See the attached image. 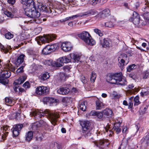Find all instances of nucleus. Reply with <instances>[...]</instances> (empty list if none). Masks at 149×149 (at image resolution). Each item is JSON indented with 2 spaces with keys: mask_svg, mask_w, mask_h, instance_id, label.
<instances>
[{
  "mask_svg": "<svg viewBox=\"0 0 149 149\" xmlns=\"http://www.w3.org/2000/svg\"><path fill=\"white\" fill-rule=\"evenodd\" d=\"M24 125V124L19 123L14 125L11 129L13 137H16L19 134Z\"/></svg>",
  "mask_w": 149,
  "mask_h": 149,
  "instance_id": "nucleus-10",
  "label": "nucleus"
},
{
  "mask_svg": "<svg viewBox=\"0 0 149 149\" xmlns=\"http://www.w3.org/2000/svg\"><path fill=\"white\" fill-rule=\"evenodd\" d=\"M19 112H16L15 113V118L16 120H18V118L20 117V115L21 113V112L20 111H19Z\"/></svg>",
  "mask_w": 149,
  "mask_h": 149,
  "instance_id": "nucleus-63",
  "label": "nucleus"
},
{
  "mask_svg": "<svg viewBox=\"0 0 149 149\" xmlns=\"http://www.w3.org/2000/svg\"><path fill=\"white\" fill-rule=\"evenodd\" d=\"M48 46L49 47V49L51 53L53 52L58 49L59 47L58 44V43H55L52 45H48Z\"/></svg>",
  "mask_w": 149,
  "mask_h": 149,
  "instance_id": "nucleus-25",
  "label": "nucleus"
},
{
  "mask_svg": "<svg viewBox=\"0 0 149 149\" xmlns=\"http://www.w3.org/2000/svg\"><path fill=\"white\" fill-rule=\"evenodd\" d=\"M22 4L26 6L27 8L30 6L31 8L33 7V5L35 4V3L33 0H21Z\"/></svg>",
  "mask_w": 149,
  "mask_h": 149,
  "instance_id": "nucleus-18",
  "label": "nucleus"
},
{
  "mask_svg": "<svg viewBox=\"0 0 149 149\" xmlns=\"http://www.w3.org/2000/svg\"><path fill=\"white\" fill-rule=\"evenodd\" d=\"M127 83V82L126 80V79L125 78H122L120 81L117 82V84H118L122 86H125L126 85Z\"/></svg>",
  "mask_w": 149,
  "mask_h": 149,
  "instance_id": "nucleus-41",
  "label": "nucleus"
},
{
  "mask_svg": "<svg viewBox=\"0 0 149 149\" xmlns=\"http://www.w3.org/2000/svg\"><path fill=\"white\" fill-rule=\"evenodd\" d=\"M70 91L69 88L66 87H63L58 89L57 91V92L60 94L65 95L68 94Z\"/></svg>",
  "mask_w": 149,
  "mask_h": 149,
  "instance_id": "nucleus-19",
  "label": "nucleus"
},
{
  "mask_svg": "<svg viewBox=\"0 0 149 149\" xmlns=\"http://www.w3.org/2000/svg\"><path fill=\"white\" fill-rule=\"evenodd\" d=\"M140 17L139 18H137L133 20H130L131 22H132L135 25H137L139 24L140 22Z\"/></svg>",
  "mask_w": 149,
  "mask_h": 149,
  "instance_id": "nucleus-43",
  "label": "nucleus"
},
{
  "mask_svg": "<svg viewBox=\"0 0 149 149\" xmlns=\"http://www.w3.org/2000/svg\"><path fill=\"white\" fill-rule=\"evenodd\" d=\"M104 115L108 118H111L113 115L112 110L109 108H106L102 111Z\"/></svg>",
  "mask_w": 149,
  "mask_h": 149,
  "instance_id": "nucleus-21",
  "label": "nucleus"
},
{
  "mask_svg": "<svg viewBox=\"0 0 149 149\" xmlns=\"http://www.w3.org/2000/svg\"><path fill=\"white\" fill-rule=\"evenodd\" d=\"M49 77L48 73L46 72L42 74L40 77V79L42 80L45 81L48 79Z\"/></svg>",
  "mask_w": 149,
  "mask_h": 149,
  "instance_id": "nucleus-35",
  "label": "nucleus"
},
{
  "mask_svg": "<svg viewBox=\"0 0 149 149\" xmlns=\"http://www.w3.org/2000/svg\"><path fill=\"white\" fill-rule=\"evenodd\" d=\"M94 32L97 34L99 36L101 37L103 35V34L102 33L101 30L97 29H94Z\"/></svg>",
  "mask_w": 149,
  "mask_h": 149,
  "instance_id": "nucleus-53",
  "label": "nucleus"
},
{
  "mask_svg": "<svg viewBox=\"0 0 149 149\" xmlns=\"http://www.w3.org/2000/svg\"><path fill=\"white\" fill-rule=\"evenodd\" d=\"M42 127L38 121L34 123L32 126V128L34 130H36L37 132L39 133V131L38 130H40V128Z\"/></svg>",
  "mask_w": 149,
  "mask_h": 149,
  "instance_id": "nucleus-33",
  "label": "nucleus"
},
{
  "mask_svg": "<svg viewBox=\"0 0 149 149\" xmlns=\"http://www.w3.org/2000/svg\"><path fill=\"white\" fill-rule=\"evenodd\" d=\"M79 17H82L81 14H78L75 15H72L71 16L69 17L70 19V20H72L75 19L76 18Z\"/></svg>",
  "mask_w": 149,
  "mask_h": 149,
  "instance_id": "nucleus-56",
  "label": "nucleus"
},
{
  "mask_svg": "<svg viewBox=\"0 0 149 149\" xmlns=\"http://www.w3.org/2000/svg\"><path fill=\"white\" fill-rule=\"evenodd\" d=\"M5 14L7 15V16L9 17H12L13 16V15L12 14V13L8 11H6L5 12Z\"/></svg>",
  "mask_w": 149,
  "mask_h": 149,
  "instance_id": "nucleus-62",
  "label": "nucleus"
},
{
  "mask_svg": "<svg viewBox=\"0 0 149 149\" xmlns=\"http://www.w3.org/2000/svg\"><path fill=\"white\" fill-rule=\"evenodd\" d=\"M115 25L113 21H110L104 23V26L106 27L109 28L113 27Z\"/></svg>",
  "mask_w": 149,
  "mask_h": 149,
  "instance_id": "nucleus-37",
  "label": "nucleus"
},
{
  "mask_svg": "<svg viewBox=\"0 0 149 149\" xmlns=\"http://www.w3.org/2000/svg\"><path fill=\"white\" fill-rule=\"evenodd\" d=\"M49 89L43 86L37 87L36 89V93L40 95H46L49 94Z\"/></svg>",
  "mask_w": 149,
  "mask_h": 149,
  "instance_id": "nucleus-9",
  "label": "nucleus"
},
{
  "mask_svg": "<svg viewBox=\"0 0 149 149\" xmlns=\"http://www.w3.org/2000/svg\"><path fill=\"white\" fill-rule=\"evenodd\" d=\"M127 140H126L125 141L124 140H123L122 141L121 143L118 148V149H121V147L122 146H123V148H125L127 144Z\"/></svg>",
  "mask_w": 149,
  "mask_h": 149,
  "instance_id": "nucleus-40",
  "label": "nucleus"
},
{
  "mask_svg": "<svg viewBox=\"0 0 149 149\" xmlns=\"http://www.w3.org/2000/svg\"><path fill=\"white\" fill-rule=\"evenodd\" d=\"M148 105H147L145 104L142 105L140 108L139 113L141 114H143L147 113Z\"/></svg>",
  "mask_w": 149,
  "mask_h": 149,
  "instance_id": "nucleus-29",
  "label": "nucleus"
},
{
  "mask_svg": "<svg viewBox=\"0 0 149 149\" xmlns=\"http://www.w3.org/2000/svg\"><path fill=\"white\" fill-rule=\"evenodd\" d=\"M32 115L35 118L38 119L39 118H40L44 117L45 116H48L51 123L54 126H55L56 124L57 119L60 117L58 113L51 112L48 111H36L32 112Z\"/></svg>",
  "mask_w": 149,
  "mask_h": 149,
  "instance_id": "nucleus-1",
  "label": "nucleus"
},
{
  "mask_svg": "<svg viewBox=\"0 0 149 149\" xmlns=\"http://www.w3.org/2000/svg\"><path fill=\"white\" fill-rule=\"evenodd\" d=\"M96 77V73L94 71H92L91 72V76L90 79L91 82L93 83L94 82Z\"/></svg>",
  "mask_w": 149,
  "mask_h": 149,
  "instance_id": "nucleus-44",
  "label": "nucleus"
},
{
  "mask_svg": "<svg viewBox=\"0 0 149 149\" xmlns=\"http://www.w3.org/2000/svg\"><path fill=\"white\" fill-rule=\"evenodd\" d=\"M72 68L71 65H66L63 67V69L65 71H69Z\"/></svg>",
  "mask_w": 149,
  "mask_h": 149,
  "instance_id": "nucleus-55",
  "label": "nucleus"
},
{
  "mask_svg": "<svg viewBox=\"0 0 149 149\" xmlns=\"http://www.w3.org/2000/svg\"><path fill=\"white\" fill-rule=\"evenodd\" d=\"M50 99L49 97H46L43 99V102L45 104H49V100Z\"/></svg>",
  "mask_w": 149,
  "mask_h": 149,
  "instance_id": "nucleus-59",
  "label": "nucleus"
},
{
  "mask_svg": "<svg viewBox=\"0 0 149 149\" xmlns=\"http://www.w3.org/2000/svg\"><path fill=\"white\" fill-rule=\"evenodd\" d=\"M69 55L70 58L73 60V61L74 62L79 61L80 58L78 55L74 53H71Z\"/></svg>",
  "mask_w": 149,
  "mask_h": 149,
  "instance_id": "nucleus-30",
  "label": "nucleus"
},
{
  "mask_svg": "<svg viewBox=\"0 0 149 149\" xmlns=\"http://www.w3.org/2000/svg\"><path fill=\"white\" fill-rule=\"evenodd\" d=\"M140 6V3L139 1L135 2L134 4V8L137 9Z\"/></svg>",
  "mask_w": 149,
  "mask_h": 149,
  "instance_id": "nucleus-61",
  "label": "nucleus"
},
{
  "mask_svg": "<svg viewBox=\"0 0 149 149\" xmlns=\"http://www.w3.org/2000/svg\"><path fill=\"white\" fill-rule=\"evenodd\" d=\"M134 106H137L141 103L139 101V97L138 96H136L134 98Z\"/></svg>",
  "mask_w": 149,
  "mask_h": 149,
  "instance_id": "nucleus-46",
  "label": "nucleus"
},
{
  "mask_svg": "<svg viewBox=\"0 0 149 149\" xmlns=\"http://www.w3.org/2000/svg\"><path fill=\"white\" fill-rule=\"evenodd\" d=\"M22 83H23L21 79L19 77L18 79L15 81L13 84L15 86H17L20 85Z\"/></svg>",
  "mask_w": 149,
  "mask_h": 149,
  "instance_id": "nucleus-47",
  "label": "nucleus"
},
{
  "mask_svg": "<svg viewBox=\"0 0 149 149\" xmlns=\"http://www.w3.org/2000/svg\"><path fill=\"white\" fill-rule=\"evenodd\" d=\"M136 65L135 64H132L127 68V71L128 72H130L132 70L135 69L136 68Z\"/></svg>",
  "mask_w": 149,
  "mask_h": 149,
  "instance_id": "nucleus-38",
  "label": "nucleus"
},
{
  "mask_svg": "<svg viewBox=\"0 0 149 149\" xmlns=\"http://www.w3.org/2000/svg\"><path fill=\"white\" fill-rule=\"evenodd\" d=\"M70 62V59L68 58L66 56H63L58 59L57 62L55 63V65L58 67L63 66L64 63H67Z\"/></svg>",
  "mask_w": 149,
  "mask_h": 149,
  "instance_id": "nucleus-11",
  "label": "nucleus"
},
{
  "mask_svg": "<svg viewBox=\"0 0 149 149\" xmlns=\"http://www.w3.org/2000/svg\"><path fill=\"white\" fill-rule=\"evenodd\" d=\"M128 58L126 54H122L120 56L118 57V61L120 59V61L119 62V65L121 69L124 68L125 65V60H127Z\"/></svg>",
  "mask_w": 149,
  "mask_h": 149,
  "instance_id": "nucleus-15",
  "label": "nucleus"
},
{
  "mask_svg": "<svg viewBox=\"0 0 149 149\" xmlns=\"http://www.w3.org/2000/svg\"><path fill=\"white\" fill-rule=\"evenodd\" d=\"M79 124L81 127V131L83 135L85 136H90L91 134V132L93 127L91 122L88 120L80 121Z\"/></svg>",
  "mask_w": 149,
  "mask_h": 149,
  "instance_id": "nucleus-2",
  "label": "nucleus"
},
{
  "mask_svg": "<svg viewBox=\"0 0 149 149\" xmlns=\"http://www.w3.org/2000/svg\"><path fill=\"white\" fill-rule=\"evenodd\" d=\"M71 98L70 97H64L62 100V102L64 103H68L70 102Z\"/></svg>",
  "mask_w": 149,
  "mask_h": 149,
  "instance_id": "nucleus-49",
  "label": "nucleus"
},
{
  "mask_svg": "<svg viewBox=\"0 0 149 149\" xmlns=\"http://www.w3.org/2000/svg\"><path fill=\"white\" fill-rule=\"evenodd\" d=\"M43 63L46 65L50 66L51 64V63L50 60H47L44 61Z\"/></svg>",
  "mask_w": 149,
  "mask_h": 149,
  "instance_id": "nucleus-64",
  "label": "nucleus"
},
{
  "mask_svg": "<svg viewBox=\"0 0 149 149\" xmlns=\"http://www.w3.org/2000/svg\"><path fill=\"white\" fill-rule=\"evenodd\" d=\"M141 143H144L145 144L148 145L149 144V133L141 140Z\"/></svg>",
  "mask_w": 149,
  "mask_h": 149,
  "instance_id": "nucleus-34",
  "label": "nucleus"
},
{
  "mask_svg": "<svg viewBox=\"0 0 149 149\" xmlns=\"http://www.w3.org/2000/svg\"><path fill=\"white\" fill-rule=\"evenodd\" d=\"M140 16L139 14L136 12L134 11L132 14V15L129 19V20H131L137 18H139Z\"/></svg>",
  "mask_w": 149,
  "mask_h": 149,
  "instance_id": "nucleus-39",
  "label": "nucleus"
},
{
  "mask_svg": "<svg viewBox=\"0 0 149 149\" xmlns=\"http://www.w3.org/2000/svg\"><path fill=\"white\" fill-rule=\"evenodd\" d=\"M49 47L48 45H46L42 50V53L43 54L47 55L50 54L51 51L49 49Z\"/></svg>",
  "mask_w": 149,
  "mask_h": 149,
  "instance_id": "nucleus-36",
  "label": "nucleus"
},
{
  "mask_svg": "<svg viewBox=\"0 0 149 149\" xmlns=\"http://www.w3.org/2000/svg\"><path fill=\"white\" fill-rule=\"evenodd\" d=\"M79 108L81 110L85 111L86 110V106L85 105V102H82L79 105Z\"/></svg>",
  "mask_w": 149,
  "mask_h": 149,
  "instance_id": "nucleus-45",
  "label": "nucleus"
},
{
  "mask_svg": "<svg viewBox=\"0 0 149 149\" xmlns=\"http://www.w3.org/2000/svg\"><path fill=\"white\" fill-rule=\"evenodd\" d=\"M143 79H145L147 78L149 76V70H148L146 71H144L143 73Z\"/></svg>",
  "mask_w": 149,
  "mask_h": 149,
  "instance_id": "nucleus-50",
  "label": "nucleus"
},
{
  "mask_svg": "<svg viewBox=\"0 0 149 149\" xmlns=\"http://www.w3.org/2000/svg\"><path fill=\"white\" fill-rule=\"evenodd\" d=\"M40 9L43 11H45L49 13H51L52 11L50 7L46 6L41 5Z\"/></svg>",
  "mask_w": 149,
  "mask_h": 149,
  "instance_id": "nucleus-28",
  "label": "nucleus"
},
{
  "mask_svg": "<svg viewBox=\"0 0 149 149\" xmlns=\"http://www.w3.org/2000/svg\"><path fill=\"white\" fill-rule=\"evenodd\" d=\"M149 93V87H147L146 88L143 89L140 93L141 95L143 97L148 95Z\"/></svg>",
  "mask_w": 149,
  "mask_h": 149,
  "instance_id": "nucleus-32",
  "label": "nucleus"
},
{
  "mask_svg": "<svg viewBox=\"0 0 149 149\" xmlns=\"http://www.w3.org/2000/svg\"><path fill=\"white\" fill-rule=\"evenodd\" d=\"M11 74L10 71L6 70L3 72L2 74L0 75V83L4 85L8 84L9 81L8 79L10 77Z\"/></svg>",
  "mask_w": 149,
  "mask_h": 149,
  "instance_id": "nucleus-7",
  "label": "nucleus"
},
{
  "mask_svg": "<svg viewBox=\"0 0 149 149\" xmlns=\"http://www.w3.org/2000/svg\"><path fill=\"white\" fill-rule=\"evenodd\" d=\"M111 15L110 10L109 8H106L102 10L101 13V16L103 18L108 17Z\"/></svg>",
  "mask_w": 149,
  "mask_h": 149,
  "instance_id": "nucleus-23",
  "label": "nucleus"
},
{
  "mask_svg": "<svg viewBox=\"0 0 149 149\" xmlns=\"http://www.w3.org/2000/svg\"><path fill=\"white\" fill-rule=\"evenodd\" d=\"M61 49L65 52L70 51L72 48L70 42H66L62 43L61 45Z\"/></svg>",
  "mask_w": 149,
  "mask_h": 149,
  "instance_id": "nucleus-14",
  "label": "nucleus"
},
{
  "mask_svg": "<svg viewBox=\"0 0 149 149\" xmlns=\"http://www.w3.org/2000/svg\"><path fill=\"white\" fill-rule=\"evenodd\" d=\"M101 1V0H92L91 1V3L92 5L94 6L100 2Z\"/></svg>",
  "mask_w": 149,
  "mask_h": 149,
  "instance_id": "nucleus-60",
  "label": "nucleus"
},
{
  "mask_svg": "<svg viewBox=\"0 0 149 149\" xmlns=\"http://www.w3.org/2000/svg\"><path fill=\"white\" fill-rule=\"evenodd\" d=\"M144 3V5L142 8V11L144 12L142 16L145 19L149 22V3L148 0H146Z\"/></svg>",
  "mask_w": 149,
  "mask_h": 149,
  "instance_id": "nucleus-8",
  "label": "nucleus"
},
{
  "mask_svg": "<svg viewBox=\"0 0 149 149\" xmlns=\"http://www.w3.org/2000/svg\"><path fill=\"white\" fill-rule=\"evenodd\" d=\"M90 115L92 116H96L98 118L100 119L102 118L104 114L102 112L93 111L90 113Z\"/></svg>",
  "mask_w": 149,
  "mask_h": 149,
  "instance_id": "nucleus-26",
  "label": "nucleus"
},
{
  "mask_svg": "<svg viewBox=\"0 0 149 149\" xmlns=\"http://www.w3.org/2000/svg\"><path fill=\"white\" fill-rule=\"evenodd\" d=\"M129 77L134 80H136L137 78L134 73H131L129 74Z\"/></svg>",
  "mask_w": 149,
  "mask_h": 149,
  "instance_id": "nucleus-58",
  "label": "nucleus"
},
{
  "mask_svg": "<svg viewBox=\"0 0 149 149\" xmlns=\"http://www.w3.org/2000/svg\"><path fill=\"white\" fill-rule=\"evenodd\" d=\"M121 122L120 121L116 122L114 123L113 127L112 129L113 131H115L117 134H119L121 132V130L120 127Z\"/></svg>",
  "mask_w": 149,
  "mask_h": 149,
  "instance_id": "nucleus-17",
  "label": "nucleus"
},
{
  "mask_svg": "<svg viewBox=\"0 0 149 149\" xmlns=\"http://www.w3.org/2000/svg\"><path fill=\"white\" fill-rule=\"evenodd\" d=\"M123 75L122 72L109 73L106 77V81L109 83L116 84L121 80Z\"/></svg>",
  "mask_w": 149,
  "mask_h": 149,
  "instance_id": "nucleus-3",
  "label": "nucleus"
},
{
  "mask_svg": "<svg viewBox=\"0 0 149 149\" xmlns=\"http://www.w3.org/2000/svg\"><path fill=\"white\" fill-rule=\"evenodd\" d=\"M0 48L1 52H4V53L6 54L12 49L10 46L7 45L4 46L0 43Z\"/></svg>",
  "mask_w": 149,
  "mask_h": 149,
  "instance_id": "nucleus-20",
  "label": "nucleus"
},
{
  "mask_svg": "<svg viewBox=\"0 0 149 149\" xmlns=\"http://www.w3.org/2000/svg\"><path fill=\"white\" fill-rule=\"evenodd\" d=\"M56 35L55 34H44L43 36L37 37L36 40L38 43L40 45L41 44L48 43L54 40L56 38Z\"/></svg>",
  "mask_w": 149,
  "mask_h": 149,
  "instance_id": "nucleus-4",
  "label": "nucleus"
},
{
  "mask_svg": "<svg viewBox=\"0 0 149 149\" xmlns=\"http://www.w3.org/2000/svg\"><path fill=\"white\" fill-rule=\"evenodd\" d=\"M111 42V40L109 38H104L102 40H100V45L102 48H109L110 47Z\"/></svg>",
  "mask_w": 149,
  "mask_h": 149,
  "instance_id": "nucleus-13",
  "label": "nucleus"
},
{
  "mask_svg": "<svg viewBox=\"0 0 149 149\" xmlns=\"http://www.w3.org/2000/svg\"><path fill=\"white\" fill-rule=\"evenodd\" d=\"M5 134L3 133V134H0V142L3 141L6 139L7 134L8 133V132H6Z\"/></svg>",
  "mask_w": 149,
  "mask_h": 149,
  "instance_id": "nucleus-42",
  "label": "nucleus"
},
{
  "mask_svg": "<svg viewBox=\"0 0 149 149\" xmlns=\"http://www.w3.org/2000/svg\"><path fill=\"white\" fill-rule=\"evenodd\" d=\"M81 14H81L82 17L84 16H85L86 17H88L96 14L97 11L94 9H91L86 12L83 13Z\"/></svg>",
  "mask_w": 149,
  "mask_h": 149,
  "instance_id": "nucleus-22",
  "label": "nucleus"
},
{
  "mask_svg": "<svg viewBox=\"0 0 149 149\" xmlns=\"http://www.w3.org/2000/svg\"><path fill=\"white\" fill-rule=\"evenodd\" d=\"M23 86L24 88L26 89L29 88L31 87V85L29 82L28 81H26L23 84Z\"/></svg>",
  "mask_w": 149,
  "mask_h": 149,
  "instance_id": "nucleus-52",
  "label": "nucleus"
},
{
  "mask_svg": "<svg viewBox=\"0 0 149 149\" xmlns=\"http://www.w3.org/2000/svg\"><path fill=\"white\" fill-rule=\"evenodd\" d=\"M60 79L62 81H65L66 80V77L65 74L62 73L60 75Z\"/></svg>",
  "mask_w": 149,
  "mask_h": 149,
  "instance_id": "nucleus-51",
  "label": "nucleus"
},
{
  "mask_svg": "<svg viewBox=\"0 0 149 149\" xmlns=\"http://www.w3.org/2000/svg\"><path fill=\"white\" fill-rule=\"evenodd\" d=\"M24 66L22 65L17 70L16 72L17 74L23 73L24 71Z\"/></svg>",
  "mask_w": 149,
  "mask_h": 149,
  "instance_id": "nucleus-54",
  "label": "nucleus"
},
{
  "mask_svg": "<svg viewBox=\"0 0 149 149\" xmlns=\"http://www.w3.org/2000/svg\"><path fill=\"white\" fill-rule=\"evenodd\" d=\"M5 36L6 39H10L13 37V35L11 34L10 32H8V33L5 34Z\"/></svg>",
  "mask_w": 149,
  "mask_h": 149,
  "instance_id": "nucleus-48",
  "label": "nucleus"
},
{
  "mask_svg": "<svg viewBox=\"0 0 149 149\" xmlns=\"http://www.w3.org/2000/svg\"><path fill=\"white\" fill-rule=\"evenodd\" d=\"M7 2L10 6H13L16 3V0H7Z\"/></svg>",
  "mask_w": 149,
  "mask_h": 149,
  "instance_id": "nucleus-57",
  "label": "nucleus"
},
{
  "mask_svg": "<svg viewBox=\"0 0 149 149\" xmlns=\"http://www.w3.org/2000/svg\"><path fill=\"white\" fill-rule=\"evenodd\" d=\"M33 7L29 6L24 9L25 14L30 18H37L40 16V13L36 8L35 4L33 5Z\"/></svg>",
  "mask_w": 149,
  "mask_h": 149,
  "instance_id": "nucleus-5",
  "label": "nucleus"
},
{
  "mask_svg": "<svg viewBox=\"0 0 149 149\" xmlns=\"http://www.w3.org/2000/svg\"><path fill=\"white\" fill-rule=\"evenodd\" d=\"M25 57V55L24 54H20L17 57V58L14 61V63L18 67L23 62L24 58Z\"/></svg>",
  "mask_w": 149,
  "mask_h": 149,
  "instance_id": "nucleus-16",
  "label": "nucleus"
},
{
  "mask_svg": "<svg viewBox=\"0 0 149 149\" xmlns=\"http://www.w3.org/2000/svg\"><path fill=\"white\" fill-rule=\"evenodd\" d=\"M95 104L96 105V109L97 110L101 109L104 106L103 103L99 100L96 101Z\"/></svg>",
  "mask_w": 149,
  "mask_h": 149,
  "instance_id": "nucleus-31",
  "label": "nucleus"
},
{
  "mask_svg": "<svg viewBox=\"0 0 149 149\" xmlns=\"http://www.w3.org/2000/svg\"><path fill=\"white\" fill-rule=\"evenodd\" d=\"M78 37L88 45L93 46L95 44V41L91 39V37L87 31H84L78 34Z\"/></svg>",
  "mask_w": 149,
  "mask_h": 149,
  "instance_id": "nucleus-6",
  "label": "nucleus"
},
{
  "mask_svg": "<svg viewBox=\"0 0 149 149\" xmlns=\"http://www.w3.org/2000/svg\"><path fill=\"white\" fill-rule=\"evenodd\" d=\"M5 102L7 105H14L16 103V100L13 97H6L5 98Z\"/></svg>",
  "mask_w": 149,
  "mask_h": 149,
  "instance_id": "nucleus-24",
  "label": "nucleus"
},
{
  "mask_svg": "<svg viewBox=\"0 0 149 149\" xmlns=\"http://www.w3.org/2000/svg\"><path fill=\"white\" fill-rule=\"evenodd\" d=\"M33 132L31 131H29L25 135V140L27 141H30L33 137Z\"/></svg>",
  "mask_w": 149,
  "mask_h": 149,
  "instance_id": "nucleus-27",
  "label": "nucleus"
},
{
  "mask_svg": "<svg viewBox=\"0 0 149 149\" xmlns=\"http://www.w3.org/2000/svg\"><path fill=\"white\" fill-rule=\"evenodd\" d=\"M93 143L97 147L103 146L104 147H108L109 144V141L107 139H100L97 141H94Z\"/></svg>",
  "mask_w": 149,
  "mask_h": 149,
  "instance_id": "nucleus-12",
  "label": "nucleus"
}]
</instances>
